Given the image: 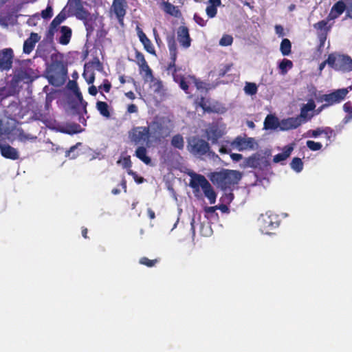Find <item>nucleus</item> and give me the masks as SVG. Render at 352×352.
Returning <instances> with one entry per match:
<instances>
[{
    "mask_svg": "<svg viewBox=\"0 0 352 352\" xmlns=\"http://www.w3.org/2000/svg\"><path fill=\"white\" fill-rule=\"evenodd\" d=\"M245 165L248 167L251 168H257L260 165V158L259 157L254 154L252 156L245 159Z\"/></svg>",
    "mask_w": 352,
    "mask_h": 352,
    "instance_id": "nucleus-36",
    "label": "nucleus"
},
{
    "mask_svg": "<svg viewBox=\"0 0 352 352\" xmlns=\"http://www.w3.org/2000/svg\"><path fill=\"white\" fill-rule=\"evenodd\" d=\"M14 91L12 86L0 87V101L14 95Z\"/></svg>",
    "mask_w": 352,
    "mask_h": 352,
    "instance_id": "nucleus-34",
    "label": "nucleus"
},
{
    "mask_svg": "<svg viewBox=\"0 0 352 352\" xmlns=\"http://www.w3.org/2000/svg\"><path fill=\"white\" fill-rule=\"evenodd\" d=\"M81 131L80 125L77 123L67 124L61 129L63 133L69 135L80 133Z\"/></svg>",
    "mask_w": 352,
    "mask_h": 352,
    "instance_id": "nucleus-29",
    "label": "nucleus"
},
{
    "mask_svg": "<svg viewBox=\"0 0 352 352\" xmlns=\"http://www.w3.org/2000/svg\"><path fill=\"white\" fill-rule=\"evenodd\" d=\"M242 175L239 170L223 169L213 172L210 175L212 182L223 190H231L241 179Z\"/></svg>",
    "mask_w": 352,
    "mask_h": 352,
    "instance_id": "nucleus-2",
    "label": "nucleus"
},
{
    "mask_svg": "<svg viewBox=\"0 0 352 352\" xmlns=\"http://www.w3.org/2000/svg\"><path fill=\"white\" fill-rule=\"evenodd\" d=\"M158 262H159V260L157 258L151 260L145 256L140 258V259L139 261V263L141 265H146L148 267H152L155 266V264H157Z\"/></svg>",
    "mask_w": 352,
    "mask_h": 352,
    "instance_id": "nucleus-42",
    "label": "nucleus"
},
{
    "mask_svg": "<svg viewBox=\"0 0 352 352\" xmlns=\"http://www.w3.org/2000/svg\"><path fill=\"white\" fill-rule=\"evenodd\" d=\"M167 44L170 54V62L166 67V71L171 73L173 80L177 83L179 87L188 94L189 84L194 83L198 89L202 88L203 82L192 75H184L181 73V67L176 66L177 58V46L173 36L167 38Z\"/></svg>",
    "mask_w": 352,
    "mask_h": 352,
    "instance_id": "nucleus-1",
    "label": "nucleus"
},
{
    "mask_svg": "<svg viewBox=\"0 0 352 352\" xmlns=\"http://www.w3.org/2000/svg\"><path fill=\"white\" fill-rule=\"evenodd\" d=\"M328 62L332 64V68L335 70L342 72L352 71V58L348 55L330 54L328 56Z\"/></svg>",
    "mask_w": 352,
    "mask_h": 352,
    "instance_id": "nucleus-6",
    "label": "nucleus"
},
{
    "mask_svg": "<svg viewBox=\"0 0 352 352\" xmlns=\"http://www.w3.org/2000/svg\"><path fill=\"white\" fill-rule=\"evenodd\" d=\"M210 5L208 6L206 12L209 18H213L217 13V7L221 3V0H209Z\"/></svg>",
    "mask_w": 352,
    "mask_h": 352,
    "instance_id": "nucleus-28",
    "label": "nucleus"
},
{
    "mask_svg": "<svg viewBox=\"0 0 352 352\" xmlns=\"http://www.w3.org/2000/svg\"><path fill=\"white\" fill-rule=\"evenodd\" d=\"M322 134H324L328 140H329L333 135H334V131L329 127L322 128Z\"/></svg>",
    "mask_w": 352,
    "mask_h": 352,
    "instance_id": "nucleus-55",
    "label": "nucleus"
},
{
    "mask_svg": "<svg viewBox=\"0 0 352 352\" xmlns=\"http://www.w3.org/2000/svg\"><path fill=\"white\" fill-rule=\"evenodd\" d=\"M53 15V10H52V8L50 6H48L45 10H43L42 12H41V16L44 19H50Z\"/></svg>",
    "mask_w": 352,
    "mask_h": 352,
    "instance_id": "nucleus-49",
    "label": "nucleus"
},
{
    "mask_svg": "<svg viewBox=\"0 0 352 352\" xmlns=\"http://www.w3.org/2000/svg\"><path fill=\"white\" fill-rule=\"evenodd\" d=\"M77 19L83 22L86 30V36L87 38L90 37L95 30L96 18L89 12H87Z\"/></svg>",
    "mask_w": 352,
    "mask_h": 352,
    "instance_id": "nucleus-15",
    "label": "nucleus"
},
{
    "mask_svg": "<svg viewBox=\"0 0 352 352\" xmlns=\"http://www.w3.org/2000/svg\"><path fill=\"white\" fill-rule=\"evenodd\" d=\"M56 28H52L51 25H50L49 30L46 32V39L52 41L54 38V32L56 30Z\"/></svg>",
    "mask_w": 352,
    "mask_h": 352,
    "instance_id": "nucleus-57",
    "label": "nucleus"
},
{
    "mask_svg": "<svg viewBox=\"0 0 352 352\" xmlns=\"http://www.w3.org/2000/svg\"><path fill=\"white\" fill-rule=\"evenodd\" d=\"M293 150H294L293 144H289V145L284 146V148H283L282 153H278L277 155H274V157L273 158V162L275 163H278L280 162L285 160L290 156Z\"/></svg>",
    "mask_w": 352,
    "mask_h": 352,
    "instance_id": "nucleus-26",
    "label": "nucleus"
},
{
    "mask_svg": "<svg viewBox=\"0 0 352 352\" xmlns=\"http://www.w3.org/2000/svg\"><path fill=\"white\" fill-rule=\"evenodd\" d=\"M135 63L138 65L140 72H144V77L146 78H153L152 69L148 66L144 55L138 50L135 51Z\"/></svg>",
    "mask_w": 352,
    "mask_h": 352,
    "instance_id": "nucleus-13",
    "label": "nucleus"
},
{
    "mask_svg": "<svg viewBox=\"0 0 352 352\" xmlns=\"http://www.w3.org/2000/svg\"><path fill=\"white\" fill-rule=\"evenodd\" d=\"M346 9V3L344 0L338 1L331 8L327 16L328 20H333L339 17Z\"/></svg>",
    "mask_w": 352,
    "mask_h": 352,
    "instance_id": "nucleus-20",
    "label": "nucleus"
},
{
    "mask_svg": "<svg viewBox=\"0 0 352 352\" xmlns=\"http://www.w3.org/2000/svg\"><path fill=\"white\" fill-rule=\"evenodd\" d=\"M302 123V120H300V118L291 117L287 119H283L280 122V130L288 131L295 129L300 126Z\"/></svg>",
    "mask_w": 352,
    "mask_h": 352,
    "instance_id": "nucleus-19",
    "label": "nucleus"
},
{
    "mask_svg": "<svg viewBox=\"0 0 352 352\" xmlns=\"http://www.w3.org/2000/svg\"><path fill=\"white\" fill-rule=\"evenodd\" d=\"M258 87L256 83L254 82H246L245 87H244V91L246 94L253 96L255 95L257 93Z\"/></svg>",
    "mask_w": 352,
    "mask_h": 352,
    "instance_id": "nucleus-40",
    "label": "nucleus"
},
{
    "mask_svg": "<svg viewBox=\"0 0 352 352\" xmlns=\"http://www.w3.org/2000/svg\"><path fill=\"white\" fill-rule=\"evenodd\" d=\"M327 33L326 31L320 32L318 34V37L319 39V45H318V50H320L324 47L325 41L327 40Z\"/></svg>",
    "mask_w": 352,
    "mask_h": 352,
    "instance_id": "nucleus-46",
    "label": "nucleus"
},
{
    "mask_svg": "<svg viewBox=\"0 0 352 352\" xmlns=\"http://www.w3.org/2000/svg\"><path fill=\"white\" fill-rule=\"evenodd\" d=\"M292 43L288 38H283L280 43V50L283 56L291 54Z\"/></svg>",
    "mask_w": 352,
    "mask_h": 352,
    "instance_id": "nucleus-35",
    "label": "nucleus"
},
{
    "mask_svg": "<svg viewBox=\"0 0 352 352\" xmlns=\"http://www.w3.org/2000/svg\"><path fill=\"white\" fill-rule=\"evenodd\" d=\"M177 41L181 47L188 49L191 45L192 38H190L189 29L185 25H181L177 30Z\"/></svg>",
    "mask_w": 352,
    "mask_h": 352,
    "instance_id": "nucleus-14",
    "label": "nucleus"
},
{
    "mask_svg": "<svg viewBox=\"0 0 352 352\" xmlns=\"http://www.w3.org/2000/svg\"><path fill=\"white\" fill-rule=\"evenodd\" d=\"M137 34L140 41L144 46V50L149 54L156 56L155 50L151 41L142 30L138 25L136 27Z\"/></svg>",
    "mask_w": 352,
    "mask_h": 352,
    "instance_id": "nucleus-17",
    "label": "nucleus"
},
{
    "mask_svg": "<svg viewBox=\"0 0 352 352\" xmlns=\"http://www.w3.org/2000/svg\"><path fill=\"white\" fill-rule=\"evenodd\" d=\"M275 31H276V33L280 36H283L285 34L284 29H283V26L280 25H276L275 26Z\"/></svg>",
    "mask_w": 352,
    "mask_h": 352,
    "instance_id": "nucleus-63",
    "label": "nucleus"
},
{
    "mask_svg": "<svg viewBox=\"0 0 352 352\" xmlns=\"http://www.w3.org/2000/svg\"><path fill=\"white\" fill-rule=\"evenodd\" d=\"M0 152L1 155L7 159L15 160L19 157L17 150L9 144L0 143Z\"/></svg>",
    "mask_w": 352,
    "mask_h": 352,
    "instance_id": "nucleus-22",
    "label": "nucleus"
},
{
    "mask_svg": "<svg viewBox=\"0 0 352 352\" xmlns=\"http://www.w3.org/2000/svg\"><path fill=\"white\" fill-rule=\"evenodd\" d=\"M291 168L297 173H300L303 169V162L299 157H294L290 163Z\"/></svg>",
    "mask_w": 352,
    "mask_h": 352,
    "instance_id": "nucleus-39",
    "label": "nucleus"
},
{
    "mask_svg": "<svg viewBox=\"0 0 352 352\" xmlns=\"http://www.w3.org/2000/svg\"><path fill=\"white\" fill-rule=\"evenodd\" d=\"M170 144L172 146L179 150H183L184 147V138L181 134H176L173 136Z\"/></svg>",
    "mask_w": 352,
    "mask_h": 352,
    "instance_id": "nucleus-31",
    "label": "nucleus"
},
{
    "mask_svg": "<svg viewBox=\"0 0 352 352\" xmlns=\"http://www.w3.org/2000/svg\"><path fill=\"white\" fill-rule=\"evenodd\" d=\"M135 156L146 165L151 163V159L147 155L146 148L144 146H138L135 151Z\"/></svg>",
    "mask_w": 352,
    "mask_h": 352,
    "instance_id": "nucleus-27",
    "label": "nucleus"
},
{
    "mask_svg": "<svg viewBox=\"0 0 352 352\" xmlns=\"http://www.w3.org/2000/svg\"><path fill=\"white\" fill-rule=\"evenodd\" d=\"M112 10L116 16L119 24L124 25V18L126 14L127 3L126 0H113Z\"/></svg>",
    "mask_w": 352,
    "mask_h": 352,
    "instance_id": "nucleus-12",
    "label": "nucleus"
},
{
    "mask_svg": "<svg viewBox=\"0 0 352 352\" xmlns=\"http://www.w3.org/2000/svg\"><path fill=\"white\" fill-rule=\"evenodd\" d=\"M60 36L58 41L63 45H66L70 42L72 30L69 26L63 25L60 28Z\"/></svg>",
    "mask_w": 352,
    "mask_h": 352,
    "instance_id": "nucleus-24",
    "label": "nucleus"
},
{
    "mask_svg": "<svg viewBox=\"0 0 352 352\" xmlns=\"http://www.w3.org/2000/svg\"><path fill=\"white\" fill-rule=\"evenodd\" d=\"M122 166L123 168H129V170L130 169V168L132 166V163H131V157L130 156H126V157H124L123 159H122Z\"/></svg>",
    "mask_w": 352,
    "mask_h": 352,
    "instance_id": "nucleus-56",
    "label": "nucleus"
},
{
    "mask_svg": "<svg viewBox=\"0 0 352 352\" xmlns=\"http://www.w3.org/2000/svg\"><path fill=\"white\" fill-rule=\"evenodd\" d=\"M343 110L346 113V115L343 118L342 123L346 124L352 120V102L351 101L345 102L343 105Z\"/></svg>",
    "mask_w": 352,
    "mask_h": 352,
    "instance_id": "nucleus-32",
    "label": "nucleus"
},
{
    "mask_svg": "<svg viewBox=\"0 0 352 352\" xmlns=\"http://www.w3.org/2000/svg\"><path fill=\"white\" fill-rule=\"evenodd\" d=\"M148 127H149L151 138L155 142L160 143L170 135V130L162 118L155 119Z\"/></svg>",
    "mask_w": 352,
    "mask_h": 352,
    "instance_id": "nucleus-5",
    "label": "nucleus"
},
{
    "mask_svg": "<svg viewBox=\"0 0 352 352\" xmlns=\"http://www.w3.org/2000/svg\"><path fill=\"white\" fill-rule=\"evenodd\" d=\"M138 111V107L135 104L128 105L127 112L129 113H137Z\"/></svg>",
    "mask_w": 352,
    "mask_h": 352,
    "instance_id": "nucleus-62",
    "label": "nucleus"
},
{
    "mask_svg": "<svg viewBox=\"0 0 352 352\" xmlns=\"http://www.w3.org/2000/svg\"><path fill=\"white\" fill-rule=\"evenodd\" d=\"M195 21L200 26L204 27L206 25V20H204L201 16L195 13L193 17Z\"/></svg>",
    "mask_w": 352,
    "mask_h": 352,
    "instance_id": "nucleus-53",
    "label": "nucleus"
},
{
    "mask_svg": "<svg viewBox=\"0 0 352 352\" xmlns=\"http://www.w3.org/2000/svg\"><path fill=\"white\" fill-rule=\"evenodd\" d=\"M302 107L308 111H311L315 109L316 104L313 100H309L307 104H304Z\"/></svg>",
    "mask_w": 352,
    "mask_h": 352,
    "instance_id": "nucleus-58",
    "label": "nucleus"
},
{
    "mask_svg": "<svg viewBox=\"0 0 352 352\" xmlns=\"http://www.w3.org/2000/svg\"><path fill=\"white\" fill-rule=\"evenodd\" d=\"M65 8L64 9H65ZM67 16L65 12V10H62L51 22L50 25L52 28H57L61 23H63Z\"/></svg>",
    "mask_w": 352,
    "mask_h": 352,
    "instance_id": "nucleus-37",
    "label": "nucleus"
},
{
    "mask_svg": "<svg viewBox=\"0 0 352 352\" xmlns=\"http://www.w3.org/2000/svg\"><path fill=\"white\" fill-rule=\"evenodd\" d=\"M208 140H210L212 144H216L223 135V131L219 127L217 124L211 125L206 131Z\"/></svg>",
    "mask_w": 352,
    "mask_h": 352,
    "instance_id": "nucleus-21",
    "label": "nucleus"
},
{
    "mask_svg": "<svg viewBox=\"0 0 352 352\" xmlns=\"http://www.w3.org/2000/svg\"><path fill=\"white\" fill-rule=\"evenodd\" d=\"M76 97L78 100V101L80 102V104L82 107L83 113L86 114L87 113V102L85 100H83V97H82V93L78 94V95L76 96Z\"/></svg>",
    "mask_w": 352,
    "mask_h": 352,
    "instance_id": "nucleus-51",
    "label": "nucleus"
},
{
    "mask_svg": "<svg viewBox=\"0 0 352 352\" xmlns=\"http://www.w3.org/2000/svg\"><path fill=\"white\" fill-rule=\"evenodd\" d=\"M129 138L131 142L135 145L146 142V146H149L151 138L149 127L134 126L129 131Z\"/></svg>",
    "mask_w": 352,
    "mask_h": 352,
    "instance_id": "nucleus-7",
    "label": "nucleus"
},
{
    "mask_svg": "<svg viewBox=\"0 0 352 352\" xmlns=\"http://www.w3.org/2000/svg\"><path fill=\"white\" fill-rule=\"evenodd\" d=\"M98 88H97L94 85L90 86L88 89L89 94L93 96H95L98 94Z\"/></svg>",
    "mask_w": 352,
    "mask_h": 352,
    "instance_id": "nucleus-64",
    "label": "nucleus"
},
{
    "mask_svg": "<svg viewBox=\"0 0 352 352\" xmlns=\"http://www.w3.org/2000/svg\"><path fill=\"white\" fill-rule=\"evenodd\" d=\"M293 67V63L289 59L284 58L279 63L278 67L280 70L281 74H285L287 72L288 69H291Z\"/></svg>",
    "mask_w": 352,
    "mask_h": 352,
    "instance_id": "nucleus-38",
    "label": "nucleus"
},
{
    "mask_svg": "<svg viewBox=\"0 0 352 352\" xmlns=\"http://www.w3.org/2000/svg\"><path fill=\"white\" fill-rule=\"evenodd\" d=\"M14 52L11 48H6L0 52V71H8L12 67Z\"/></svg>",
    "mask_w": 352,
    "mask_h": 352,
    "instance_id": "nucleus-11",
    "label": "nucleus"
},
{
    "mask_svg": "<svg viewBox=\"0 0 352 352\" xmlns=\"http://www.w3.org/2000/svg\"><path fill=\"white\" fill-rule=\"evenodd\" d=\"M231 145L236 148L240 151L253 148L254 139L252 138H244L241 136H238L232 142Z\"/></svg>",
    "mask_w": 352,
    "mask_h": 352,
    "instance_id": "nucleus-16",
    "label": "nucleus"
},
{
    "mask_svg": "<svg viewBox=\"0 0 352 352\" xmlns=\"http://www.w3.org/2000/svg\"><path fill=\"white\" fill-rule=\"evenodd\" d=\"M154 38L157 45L160 47L162 44V41L159 36V34L155 28L153 30Z\"/></svg>",
    "mask_w": 352,
    "mask_h": 352,
    "instance_id": "nucleus-61",
    "label": "nucleus"
},
{
    "mask_svg": "<svg viewBox=\"0 0 352 352\" xmlns=\"http://www.w3.org/2000/svg\"><path fill=\"white\" fill-rule=\"evenodd\" d=\"M280 122L277 117L272 114H268L264 120V129L275 130L280 128Z\"/></svg>",
    "mask_w": 352,
    "mask_h": 352,
    "instance_id": "nucleus-25",
    "label": "nucleus"
},
{
    "mask_svg": "<svg viewBox=\"0 0 352 352\" xmlns=\"http://www.w3.org/2000/svg\"><path fill=\"white\" fill-rule=\"evenodd\" d=\"M190 187L193 190L195 197H199L200 188H201L205 197L208 199L210 204L216 202L217 193L210 183L202 175L193 173L189 183Z\"/></svg>",
    "mask_w": 352,
    "mask_h": 352,
    "instance_id": "nucleus-3",
    "label": "nucleus"
},
{
    "mask_svg": "<svg viewBox=\"0 0 352 352\" xmlns=\"http://www.w3.org/2000/svg\"><path fill=\"white\" fill-rule=\"evenodd\" d=\"M128 174L133 176L135 182L138 184H142L144 182V179L142 177L138 176V175L132 170L131 169L128 170L127 171Z\"/></svg>",
    "mask_w": 352,
    "mask_h": 352,
    "instance_id": "nucleus-50",
    "label": "nucleus"
},
{
    "mask_svg": "<svg viewBox=\"0 0 352 352\" xmlns=\"http://www.w3.org/2000/svg\"><path fill=\"white\" fill-rule=\"evenodd\" d=\"M260 229L263 233L270 234L275 228L279 226L278 217L274 214H262L259 218Z\"/></svg>",
    "mask_w": 352,
    "mask_h": 352,
    "instance_id": "nucleus-8",
    "label": "nucleus"
},
{
    "mask_svg": "<svg viewBox=\"0 0 352 352\" xmlns=\"http://www.w3.org/2000/svg\"><path fill=\"white\" fill-rule=\"evenodd\" d=\"M233 63H229L223 65L221 68L219 70L218 76L219 78H222L225 76L232 68Z\"/></svg>",
    "mask_w": 352,
    "mask_h": 352,
    "instance_id": "nucleus-45",
    "label": "nucleus"
},
{
    "mask_svg": "<svg viewBox=\"0 0 352 352\" xmlns=\"http://www.w3.org/2000/svg\"><path fill=\"white\" fill-rule=\"evenodd\" d=\"M50 70L52 74L50 80L61 79L65 80L67 74V68L62 61H53L50 65Z\"/></svg>",
    "mask_w": 352,
    "mask_h": 352,
    "instance_id": "nucleus-10",
    "label": "nucleus"
},
{
    "mask_svg": "<svg viewBox=\"0 0 352 352\" xmlns=\"http://www.w3.org/2000/svg\"><path fill=\"white\" fill-rule=\"evenodd\" d=\"M111 89V83L109 82L108 79H104L102 85L98 86V91L100 93L106 98V96L102 94V91L106 93H109Z\"/></svg>",
    "mask_w": 352,
    "mask_h": 352,
    "instance_id": "nucleus-41",
    "label": "nucleus"
},
{
    "mask_svg": "<svg viewBox=\"0 0 352 352\" xmlns=\"http://www.w3.org/2000/svg\"><path fill=\"white\" fill-rule=\"evenodd\" d=\"M187 149L197 157H201L206 155L209 156L215 155L210 149L209 143L197 135L192 136L188 140Z\"/></svg>",
    "mask_w": 352,
    "mask_h": 352,
    "instance_id": "nucleus-4",
    "label": "nucleus"
},
{
    "mask_svg": "<svg viewBox=\"0 0 352 352\" xmlns=\"http://www.w3.org/2000/svg\"><path fill=\"white\" fill-rule=\"evenodd\" d=\"M308 112V111L301 107L300 115L298 116L297 118H300V120H302V122H305L311 120L313 117V115H309Z\"/></svg>",
    "mask_w": 352,
    "mask_h": 352,
    "instance_id": "nucleus-47",
    "label": "nucleus"
},
{
    "mask_svg": "<svg viewBox=\"0 0 352 352\" xmlns=\"http://www.w3.org/2000/svg\"><path fill=\"white\" fill-rule=\"evenodd\" d=\"M82 75L88 84H92L94 82L95 75L93 72L87 76V74L85 72Z\"/></svg>",
    "mask_w": 352,
    "mask_h": 352,
    "instance_id": "nucleus-59",
    "label": "nucleus"
},
{
    "mask_svg": "<svg viewBox=\"0 0 352 352\" xmlns=\"http://www.w3.org/2000/svg\"><path fill=\"white\" fill-rule=\"evenodd\" d=\"M196 103L198 106H199L205 112L207 113H214L217 112V111L212 107H210L208 103V100H206L204 97L201 96V98H197Z\"/></svg>",
    "mask_w": 352,
    "mask_h": 352,
    "instance_id": "nucleus-30",
    "label": "nucleus"
},
{
    "mask_svg": "<svg viewBox=\"0 0 352 352\" xmlns=\"http://www.w3.org/2000/svg\"><path fill=\"white\" fill-rule=\"evenodd\" d=\"M233 43V37L230 34H223L219 40V45L221 46H230Z\"/></svg>",
    "mask_w": 352,
    "mask_h": 352,
    "instance_id": "nucleus-43",
    "label": "nucleus"
},
{
    "mask_svg": "<svg viewBox=\"0 0 352 352\" xmlns=\"http://www.w3.org/2000/svg\"><path fill=\"white\" fill-rule=\"evenodd\" d=\"M327 21L325 20H322L318 21V23L314 25V28L317 30H320V32L326 31L327 32Z\"/></svg>",
    "mask_w": 352,
    "mask_h": 352,
    "instance_id": "nucleus-48",
    "label": "nucleus"
},
{
    "mask_svg": "<svg viewBox=\"0 0 352 352\" xmlns=\"http://www.w3.org/2000/svg\"><path fill=\"white\" fill-rule=\"evenodd\" d=\"M346 3V16L352 18V0H344Z\"/></svg>",
    "mask_w": 352,
    "mask_h": 352,
    "instance_id": "nucleus-54",
    "label": "nucleus"
},
{
    "mask_svg": "<svg viewBox=\"0 0 352 352\" xmlns=\"http://www.w3.org/2000/svg\"><path fill=\"white\" fill-rule=\"evenodd\" d=\"M306 144L307 147L313 151H319L322 147V145L320 142H316L312 140H308Z\"/></svg>",
    "mask_w": 352,
    "mask_h": 352,
    "instance_id": "nucleus-44",
    "label": "nucleus"
},
{
    "mask_svg": "<svg viewBox=\"0 0 352 352\" xmlns=\"http://www.w3.org/2000/svg\"><path fill=\"white\" fill-rule=\"evenodd\" d=\"M67 87L69 88V89H70L73 92L74 91H77V89H78V84L74 80H69V82L67 83Z\"/></svg>",
    "mask_w": 352,
    "mask_h": 352,
    "instance_id": "nucleus-60",
    "label": "nucleus"
},
{
    "mask_svg": "<svg viewBox=\"0 0 352 352\" xmlns=\"http://www.w3.org/2000/svg\"><path fill=\"white\" fill-rule=\"evenodd\" d=\"M96 109L102 116L107 118L110 117L111 114L109 111V105L106 102L98 101L96 102Z\"/></svg>",
    "mask_w": 352,
    "mask_h": 352,
    "instance_id": "nucleus-33",
    "label": "nucleus"
},
{
    "mask_svg": "<svg viewBox=\"0 0 352 352\" xmlns=\"http://www.w3.org/2000/svg\"><path fill=\"white\" fill-rule=\"evenodd\" d=\"M67 7L68 8V12H70L72 15H74L76 19L89 12L84 8L82 1L67 4L65 8Z\"/></svg>",
    "mask_w": 352,
    "mask_h": 352,
    "instance_id": "nucleus-23",
    "label": "nucleus"
},
{
    "mask_svg": "<svg viewBox=\"0 0 352 352\" xmlns=\"http://www.w3.org/2000/svg\"><path fill=\"white\" fill-rule=\"evenodd\" d=\"M307 134L312 138H317L322 134V128H317L315 130H309Z\"/></svg>",
    "mask_w": 352,
    "mask_h": 352,
    "instance_id": "nucleus-52",
    "label": "nucleus"
},
{
    "mask_svg": "<svg viewBox=\"0 0 352 352\" xmlns=\"http://www.w3.org/2000/svg\"><path fill=\"white\" fill-rule=\"evenodd\" d=\"M350 91L349 87L346 88L338 89L333 92L324 94L322 96V100L326 103L322 105V108H326L327 107L338 104L344 100Z\"/></svg>",
    "mask_w": 352,
    "mask_h": 352,
    "instance_id": "nucleus-9",
    "label": "nucleus"
},
{
    "mask_svg": "<svg viewBox=\"0 0 352 352\" xmlns=\"http://www.w3.org/2000/svg\"><path fill=\"white\" fill-rule=\"evenodd\" d=\"M41 39V36L35 32H32L30 36L25 40L23 46V52L25 54H30L35 47L36 43Z\"/></svg>",
    "mask_w": 352,
    "mask_h": 352,
    "instance_id": "nucleus-18",
    "label": "nucleus"
}]
</instances>
